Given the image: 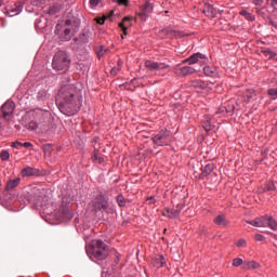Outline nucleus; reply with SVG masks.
Instances as JSON below:
<instances>
[{
    "mask_svg": "<svg viewBox=\"0 0 277 277\" xmlns=\"http://www.w3.org/2000/svg\"><path fill=\"white\" fill-rule=\"evenodd\" d=\"M58 109L66 116H75L81 109V96L72 84H66L61 88L56 98Z\"/></svg>",
    "mask_w": 277,
    "mask_h": 277,
    "instance_id": "f257e3e1",
    "label": "nucleus"
},
{
    "mask_svg": "<svg viewBox=\"0 0 277 277\" xmlns=\"http://www.w3.org/2000/svg\"><path fill=\"white\" fill-rule=\"evenodd\" d=\"M87 254L89 256H94L97 261H105L109 252L105 242L102 240H94L92 243L87 246Z\"/></svg>",
    "mask_w": 277,
    "mask_h": 277,
    "instance_id": "f03ea898",
    "label": "nucleus"
},
{
    "mask_svg": "<svg viewBox=\"0 0 277 277\" xmlns=\"http://www.w3.org/2000/svg\"><path fill=\"white\" fill-rule=\"evenodd\" d=\"M52 68L66 72L70 68V55L64 51H58L53 57Z\"/></svg>",
    "mask_w": 277,
    "mask_h": 277,
    "instance_id": "7ed1b4c3",
    "label": "nucleus"
},
{
    "mask_svg": "<svg viewBox=\"0 0 277 277\" xmlns=\"http://www.w3.org/2000/svg\"><path fill=\"white\" fill-rule=\"evenodd\" d=\"M91 207L93 211H105L106 213H114L115 209L107 198L103 197V195H98L91 202Z\"/></svg>",
    "mask_w": 277,
    "mask_h": 277,
    "instance_id": "20e7f679",
    "label": "nucleus"
},
{
    "mask_svg": "<svg viewBox=\"0 0 277 277\" xmlns=\"http://www.w3.org/2000/svg\"><path fill=\"white\" fill-rule=\"evenodd\" d=\"M153 142L156 146H168L172 142V134L168 130H161L153 137Z\"/></svg>",
    "mask_w": 277,
    "mask_h": 277,
    "instance_id": "39448f33",
    "label": "nucleus"
},
{
    "mask_svg": "<svg viewBox=\"0 0 277 277\" xmlns=\"http://www.w3.org/2000/svg\"><path fill=\"white\" fill-rule=\"evenodd\" d=\"M183 64H189L190 66L194 64H207V56L205 54L198 52L193 54L190 57L183 61Z\"/></svg>",
    "mask_w": 277,
    "mask_h": 277,
    "instance_id": "423d86ee",
    "label": "nucleus"
},
{
    "mask_svg": "<svg viewBox=\"0 0 277 277\" xmlns=\"http://www.w3.org/2000/svg\"><path fill=\"white\" fill-rule=\"evenodd\" d=\"M12 114H14V104L12 102L4 103L0 109V116L4 120H11Z\"/></svg>",
    "mask_w": 277,
    "mask_h": 277,
    "instance_id": "0eeeda50",
    "label": "nucleus"
},
{
    "mask_svg": "<svg viewBox=\"0 0 277 277\" xmlns=\"http://www.w3.org/2000/svg\"><path fill=\"white\" fill-rule=\"evenodd\" d=\"M145 68H147V70H168L170 65L166 63H157L155 61H146Z\"/></svg>",
    "mask_w": 277,
    "mask_h": 277,
    "instance_id": "6e6552de",
    "label": "nucleus"
},
{
    "mask_svg": "<svg viewBox=\"0 0 277 277\" xmlns=\"http://www.w3.org/2000/svg\"><path fill=\"white\" fill-rule=\"evenodd\" d=\"M150 12H153V4L150 1L146 0L145 3L141 5V12L138 13L141 21H146Z\"/></svg>",
    "mask_w": 277,
    "mask_h": 277,
    "instance_id": "1a4fd4ad",
    "label": "nucleus"
},
{
    "mask_svg": "<svg viewBox=\"0 0 277 277\" xmlns=\"http://www.w3.org/2000/svg\"><path fill=\"white\" fill-rule=\"evenodd\" d=\"M181 209H183V207L177 206L176 209L163 211L162 215H164L166 217H170L171 220H174V217H179V215L181 214Z\"/></svg>",
    "mask_w": 277,
    "mask_h": 277,
    "instance_id": "9d476101",
    "label": "nucleus"
},
{
    "mask_svg": "<svg viewBox=\"0 0 277 277\" xmlns=\"http://www.w3.org/2000/svg\"><path fill=\"white\" fill-rule=\"evenodd\" d=\"M48 201L49 198L44 196V194H41L32 199V202L36 207H47Z\"/></svg>",
    "mask_w": 277,
    "mask_h": 277,
    "instance_id": "9b49d317",
    "label": "nucleus"
},
{
    "mask_svg": "<svg viewBox=\"0 0 277 277\" xmlns=\"http://www.w3.org/2000/svg\"><path fill=\"white\" fill-rule=\"evenodd\" d=\"M40 170L31 167H26L22 170V176H38Z\"/></svg>",
    "mask_w": 277,
    "mask_h": 277,
    "instance_id": "f8f14e48",
    "label": "nucleus"
},
{
    "mask_svg": "<svg viewBox=\"0 0 277 277\" xmlns=\"http://www.w3.org/2000/svg\"><path fill=\"white\" fill-rule=\"evenodd\" d=\"M202 128L207 132L213 131V129H215V126L211 124V117L209 115L203 116Z\"/></svg>",
    "mask_w": 277,
    "mask_h": 277,
    "instance_id": "ddd939ff",
    "label": "nucleus"
},
{
    "mask_svg": "<svg viewBox=\"0 0 277 277\" xmlns=\"http://www.w3.org/2000/svg\"><path fill=\"white\" fill-rule=\"evenodd\" d=\"M75 31H77L72 26L71 28H65L64 34L62 36V40L68 42L70 38H72Z\"/></svg>",
    "mask_w": 277,
    "mask_h": 277,
    "instance_id": "4468645a",
    "label": "nucleus"
},
{
    "mask_svg": "<svg viewBox=\"0 0 277 277\" xmlns=\"http://www.w3.org/2000/svg\"><path fill=\"white\" fill-rule=\"evenodd\" d=\"M18 185H21V179L16 177L15 180H10L6 183L5 189L6 192H10L12 189H15V187H18Z\"/></svg>",
    "mask_w": 277,
    "mask_h": 277,
    "instance_id": "2eb2a0df",
    "label": "nucleus"
},
{
    "mask_svg": "<svg viewBox=\"0 0 277 277\" xmlns=\"http://www.w3.org/2000/svg\"><path fill=\"white\" fill-rule=\"evenodd\" d=\"M214 224H216V226H228V220H226L224 214H219L214 219Z\"/></svg>",
    "mask_w": 277,
    "mask_h": 277,
    "instance_id": "dca6fc26",
    "label": "nucleus"
},
{
    "mask_svg": "<svg viewBox=\"0 0 277 277\" xmlns=\"http://www.w3.org/2000/svg\"><path fill=\"white\" fill-rule=\"evenodd\" d=\"M196 72V68L189 67V66H184L180 68V75L182 77H187V75H194Z\"/></svg>",
    "mask_w": 277,
    "mask_h": 277,
    "instance_id": "f3484780",
    "label": "nucleus"
},
{
    "mask_svg": "<svg viewBox=\"0 0 277 277\" xmlns=\"http://www.w3.org/2000/svg\"><path fill=\"white\" fill-rule=\"evenodd\" d=\"M61 217L62 220H72V212L67 207L62 208Z\"/></svg>",
    "mask_w": 277,
    "mask_h": 277,
    "instance_id": "a211bd4d",
    "label": "nucleus"
},
{
    "mask_svg": "<svg viewBox=\"0 0 277 277\" xmlns=\"http://www.w3.org/2000/svg\"><path fill=\"white\" fill-rule=\"evenodd\" d=\"M243 98L247 101V103H250L252 98H256V92H254L252 89H249L243 93Z\"/></svg>",
    "mask_w": 277,
    "mask_h": 277,
    "instance_id": "6ab92c4d",
    "label": "nucleus"
},
{
    "mask_svg": "<svg viewBox=\"0 0 277 277\" xmlns=\"http://www.w3.org/2000/svg\"><path fill=\"white\" fill-rule=\"evenodd\" d=\"M203 74L206 77H215V75H217V70L214 67L206 66L203 67Z\"/></svg>",
    "mask_w": 277,
    "mask_h": 277,
    "instance_id": "aec40b11",
    "label": "nucleus"
},
{
    "mask_svg": "<svg viewBox=\"0 0 277 277\" xmlns=\"http://www.w3.org/2000/svg\"><path fill=\"white\" fill-rule=\"evenodd\" d=\"M23 12V5L21 4H15L13 9L8 11L9 16H17V14H21Z\"/></svg>",
    "mask_w": 277,
    "mask_h": 277,
    "instance_id": "412c9836",
    "label": "nucleus"
},
{
    "mask_svg": "<svg viewBox=\"0 0 277 277\" xmlns=\"http://www.w3.org/2000/svg\"><path fill=\"white\" fill-rule=\"evenodd\" d=\"M262 192H276V184L274 181H268L265 184V187L262 188Z\"/></svg>",
    "mask_w": 277,
    "mask_h": 277,
    "instance_id": "4be33fe9",
    "label": "nucleus"
},
{
    "mask_svg": "<svg viewBox=\"0 0 277 277\" xmlns=\"http://www.w3.org/2000/svg\"><path fill=\"white\" fill-rule=\"evenodd\" d=\"M214 169H215V164L213 163L206 164L202 172L203 176H209V174L212 173Z\"/></svg>",
    "mask_w": 277,
    "mask_h": 277,
    "instance_id": "5701e85b",
    "label": "nucleus"
},
{
    "mask_svg": "<svg viewBox=\"0 0 277 277\" xmlns=\"http://www.w3.org/2000/svg\"><path fill=\"white\" fill-rule=\"evenodd\" d=\"M258 221L260 223V228H267L269 216L266 215V216L258 217Z\"/></svg>",
    "mask_w": 277,
    "mask_h": 277,
    "instance_id": "b1692460",
    "label": "nucleus"
},
{
    "mask_svg": "<svg viewBox=\"0 0 277 277\" xmlns=\"http://www.w3.org/2000/svg\"><path fill=\"white\" fill-rule=\"evenodd\" d=\"M260 265L255 261H250L245 263L243 268L245 269H259Z\"/></svg>",
    "mask_w": 277,
    "mask_h": 277,
    "instance_id": "393cba45",
    "label": "nucleus"
},
{
    "mask_svg": "<svg viewBox=\"0 0 277 277\" xmlns=\"http://www.w3.org/2000/svg\"><path fill=\"white\" fill-rule=\"evenodd\" d=\"M129 17H123L122 22L119 23L120 29H122L123 36H127V23H129Z\"/></svg>",
    "mask_w": 277,
    "mask_h": 277,
    "instance_id": "a878e982",
    "label": "nucleus"
},
{
    "mask_svg": "<svg viewBox=\"0 0 277 277\" xmlns=\"http://www.w3.org/2000/svg\"><path fill=\"white\" fill-rule=\"evenodd\" d=\"M92 161H94V163H103V161H105V158H103V156H101L98 151H95L92 156Z\"/></svg>",
    "mask_w": 277,
    "mask_h": 277,
    "instance_id": "bb28decb",
    "label": "nucleus"
},
{
    "mask_svg": "<svg viewBox=\"0 0 277 277\" xmlns=\"http://www.w3.org/2000/svg\"><path fill=\"white\" fill-rule=\"evenodd\" d=\"M120 70H122V61L121 60H119L117 62V67H114L110 72H111V75L116 76V75H118V72H120Z\"/></svg>",
    "mask_w": 277,
    "mask_h": 277,
    "instance_id": "cd10ccee",
    "label": "nucleus"
},
{
    "mask_svg": "<svg viewBox=\"0 0 277 277\" xmlns=\"http://www.w3.org/2000/svg\"><path fill=\"white\" fill-rule=\"evenodd\" d=\"M108 51H109V49H107L103 45H101L100 48H96L97 57H103V55H105Z\"/></svg>",
    "mask_w": 277,
    "mask_h": 277,
    "instance_id": "c85d7f7f",
    "label": "nucleus"
},
{
    "mask_svg": "<svg viewBox=\"0 0 277 277\" xmlns=\"http://www.w3.org/2000/svg\"><path fill=\"white\" fill-rule=\"evenodd\" d=\"M240 15L245 16L247 21H254V15L246 10L240 11Z\"/></svg>",
    "mask_w": 277,
    "mask_h": 277,
    "instance_id": "c756f323",
    "label": "nucleus"
},
{
    "mask_svg": "<svg viewBox=\"0 0 277 277\" xmlns=\"http://www.w3.org/2000/svg\"><path fill=\"white\" fill-rule=\"evenodd\" d=\"M267 226L271 227L272 230H277V222L272 216H268Z\"/></svg>",
    "mask_w": 277,
    "mask_h": 277,
    "instance_id": "7c9ffc66",
    "label": "nucleus"
},
{
    "mask_svg": "<svg viewBox=\"0 0 277 277\" xmlns=\"http://www.w3.org/2000/svg\"><path fill=\"white\" fill-rule=\"evenodd\" d=\"M26 129H29V131H36L38 129V122L36 121H30L26 126Z\"/></svg>",
    "mask_w": 277,
    "mask_h": 277,
    "instance_id": "2f4dec72",
    "label": "nucleus"
},
{
    "mask_svg": "<svg viewBox=\"0 0 277 277\" xmlns=\"http://www.w3.org/2000/svg\"><path fill=\"white\" fill-rule=\"evenodd\" d=\"M268 96L273 97V101L277 98V88L268 89L267 91Z\"/></svg>",
    "mask_w": 277,
    "mask_h": 277,
    "instance_id": "473e14b6",
    "label": "nucleus"
},
{
    "mask_svg": "<svg viewBox=\"0 0 277 277\" xmlns=\"http://www.w3.org/2000/svg\"><path fill=\"white\" fill-rule=\"evenodd\" d=\"M0 159L2 161H8V159H10V153L8 150H2L0 153Z\"/></svg>",
    "mask_w": 277,
    "mask_h": 277,
    "instance_id": "72a5a7b5",
    "label": "nucleus"
},
{
    "mask_svg": "<svg viewBox=\"0 0 277 277\" xmlns=\"http://www.w3.org/2000/svg\"><path fill=\"white\" fill-rule=\"evenodd\" d=\"M117 203H118L120 207H124V206L127 205V200H124V196L118 195V196H117Z\"/></svg>",
    "mask_w": 277,
    "mask_h": 277,
    "instance_id": "f704fd0d",
    "label": "nucleus"
},
{
    "mask_svg": "<svg viewBox=\"0 0 277 277\" xmlns=\"http://www.w3.org/2000/svg\"><path fill=\"white\" fill-rule=\"evenodd\" d=\"M205 14H208L210 16H213L215 14V9H213V6L209 5L207 6V9L203 10Z\"/></svg>",
    "mask_w": 277,
    "mask_h": 277,
    "instance_id": "c9c22d12",
    "label": "nucleus"
},
{
    "mask_svg": "<svg viewBox=\"0 0 277 277\" xmlns=\"http://www.w3.org/2000/svg\"><path fill=\"white\" fill-rule=\"evenodd\" d=\"M243 265V260L240 258H236L233 260V267H239Z\"/></svg>",
    "mask_w": 277,
    "mask_h": 277,
    "instance_id": "e433bc0d",
    "label": "nucleus"
},
{
    "mask_svg": "<svg viewBox=\"0 0 277 277\" xmlns=\"http://www.w3.org/2000/svg\"><path fill=\"white\" fill-rule=\"evenodd\" d=\"M237 248H246V246H248V242L246 241V239L241 238L236 242Z\"/></svg>",
    "mask_w": 277,
    "mask_h": 277,
    "instance_id": "4c0bfd02",
    "label": "nucleus"
},
{
    "mask_svg": "<svg viewBox=\"0 0 277 277\" xmlns=\"http://www.w3.org/2000/svg\"><path fill=\"white\" fill-rule=\"evenodd\" d=\"M263 53L266 54V57H268V60H274V57H276V53H274L269 50H264Z\"/></svg>",
    "mask_w": 277,
    "mask_h": 277,
    "instance_id": "58836bf2",
    "label": "nucleus"
},
{
    "mask_svg": "<svg viewBox=\"0 0 277 277\" xmlns=\"http://www.w3.org/2000/svg\"><path fill=\"white\" fill-rule=\"evenodd\" d=\"M248 224H250L251 226H255L256 228H261V225L259 223V217L254 219L253 221H249Z\"/></svg>",
    "mask_w": 277,
    "mask_h": 277,
    "instance_id": "ea45409f",
    "label": "nucleus"
},
{
    "mask_svg": "<svg viewBox=\"0 0 277 277\" xmlns=\"http://www.w3.org/2000/svg\"><path fill=\"white\" fill-rule=\"evenodd\" d=\"M163 265H166V258H163V255H159L158 267H163Z\"/></svg>",
    "mask_w": 277,
    "mask_h": 277,
    "instance_id": "a19ab883",
    "label": "nucleus"
},
{
    "mask_svg": "<svg viewBox=\"0 0 277 277\" xmlns=\"http://www.w3.org/2000/svg\"><path fill=\"white\" fill-rule=\"evenodd\" d=\"M254 239H255V241H265V236H263L261 234H255Z\"/></svg>",
    "mask_w": 277,
    "mask_h": 277,
    "instance_id": "79ce46f5",
    "label": "nucleus"
},
{
    "mask_svg": "<svg viewBox=\"0 0 277 277\" xmlns=\"http://www.w3.org/2000/svg\"><path fill=\"white\" fill-rule=\"evenodd\" d=\"M44 96H47V91H40L38 93V98H44Z\"/></svg>",
    "mask_w": 277,
    "mask_h": 277,
    "instance_id": "37998d69",
    "label": "nucleus"
},
{
    "mask_svg": "<svg viewBox=\"0 0 277 277\" xmlns=\"http://www.w3.org/2000/svg\"><path fill=\"white\" fill-rule=\"evenodd\" d=\"M91 5H93L94 8H96V5H98V3H101L100 0H90Z\"/></svg>",
    "mask_w": 277,
    "mask_h": 277,
    "instance_id": "c03bdc74",
    "label": "nucleus"
},
{
    "mask_svg": "<svg viewBox=\"0 0 277 277\" xmlns=\"http://www.w3.org/2000/svg\"><path fill=\"white\" fill-rule=\"evenodd\" d=\"M105 21H107L104 16V18H97V24L98 25H105Z\"/></svg>",
    "mask_w": 277,
    "mask_h": 277,
    "instance_id": "a18cd8bd",
    "label": "nucleus"
},
{
    "mask_svg": "<svg viewBox=\"0 0 277 277\" xmlns=\"http://www.w3.org/2000/svg\"><path fill=\"white\" fill-rule=\"evenodd\" d=\"M111 16H114V11H110L109 13L104 15V18H111Z\"/></svg>",
    "mask_w": 277,
    "mask_h": 277,
    "instance_id": "49530a36",
    "label": "nucleus"
},
{
    "mask_svg": "<svg viewBox=\"0 0 277 277\" xmlns=\"http://www.w3.org/2000/svg\"><path fill=\"white\" fill-rule=\"evenodd\" d=\"M66 27H72V19L65 21Z\"/></svg>",
    "mask_w": 277,
    "mask_h": 277,
    "instance_id": "de8ad7c7",
    "label": "nucleus"
},
{
    "mask_svg": "<svg viewBox=\"0 0 277 277\" xmlns=\"http://www.w3.org/2000/svg\"><path fill=\"white\" fill-rule=\"evenodd\" d=\"M119 5H127L129 3V0H118Z\"/></svg>",
    "mask_w": 277,
    "mask_h": 277,
    "instance_id": "09e8293b",
    "label": "nucleus"
},
{
    "mask_svg": "<svg viewBox=\"0 0 277 277\" xmlns=\"http://www.w3.org/2000/svg\"><path fill=\"white\" fill-rule=\"evenodd\" d=\"M18 146H23V143H21L18 141L13 143V148H18Z\"/></svg>",
    "mask_w": 277,
    "mask_h": 277,
    "instance_id": "8fccbe9b",
    "label": "nucleus"
},
{
    "mask_svg": "<svg viewBox=\"0 0 277 277\" xmlns=\"http://www.w3.org/2000/svg\"><path fill=\"white\" fill-rule=\"evenodd\" d=\"M23 146H24V148H31V143H29V142H26V143H23Z\"/></svg>",
    "mask_w": 277,
    "mask_h": 277,
    "instance_id": "3c124183",
    "label": "nucleus"
},
{
    "mask_svg": "<svg viewBox=\"0 0 277 277\" xmlns=\"http://www.w3.org/2000/svg\"><path fill=\"white\" fill-rule=\"evenodd\" d=\"M254 3H255V5H262L263 4V0H255Z\"/></svg>",
    "mask_w": 277,
    "mask_h": 277,
    "instance_id": "603ef678",
    "label": "nucleus"
},
{
    "mask_svg": "<svg viewBox=\"0 0 277 277\" xmlns=\"http://www.w3.org/2000/svg\"><path fill=\"white\" fill-rule=\"evenodd\" d=\"M273 5H277V0H272Z\"/></svg>",
    "mask_w": 277,
    "mask_h": 277,
    "instance_id": "864d4df0",
    "label": "nucleus"
},
{
    "mask_svg": "<svg viewBox=\"0 0 277 277\" xmlns=\"http://www.w3.org/2000/svg\"><path fill=\"white\" fill-rule=\"evenodd\" d=\"M200 88H206V84H205V82H200Z\"/></svg>",
    "mask_w": 277,
    "mask_h": 277,
    "instance_id": "5fc2aeb1",
    "label": "nucleus"
},
{
    "mask_svg": "<svg viewBox=\"0 0 277 277\" xmlns=\"http://www.w3.org/2000/svg\"><path fill=\"white\" fill-rule=\"evenodd\" d=\"M50 14H55V11H53V9H51Z\"/></svg>",
    "mask_w": 277,
    "mask_h": 277,
    "instance_id": "6e6d98bb",
    "label": "nucleus"
},
{
    "mask_svg": "<svg viewBox=\"0 0 277 277\" xmlns=\"http://www.w3.org/2000/svg\"><path fill=\"white\" fill-rule=\"evenodd\" d=\"M2 3H3V0H0V6L2 5Z\"/></svg>",
    "mask_w": 277,
    "mask_h": 277,
    "instance_id": "4d7b16f0",
    "label": "nucleus"
}]
</instances>
